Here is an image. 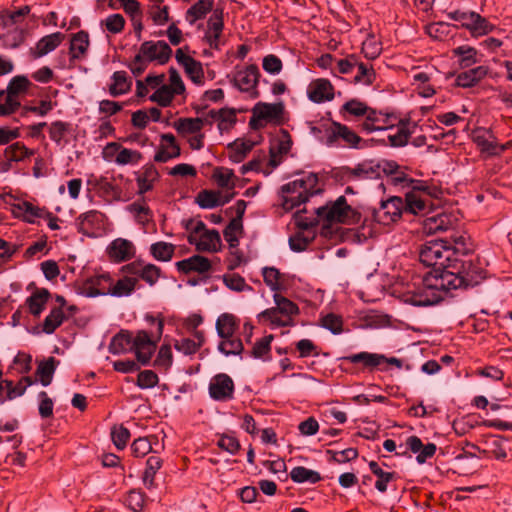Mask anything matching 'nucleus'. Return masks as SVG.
<instances>
[{"instance_id":"nucleus-40","label":"nucleus","mask_w":512,"mask_h":512,"mask_svg":"<svg viewBox=\"0 0 512 512\" xmlns=\"http://www.w3.org/2000/svg\"><path fill=\"white\" fill-rule=\"evenodd\" d=\"M454 225V219L447 214H437L424 220V230L426 233L434 234L447 231Z\"/></svg>"},{"instance_id":"nucleus-14","label":"nucleus","mask_w":512,"mask_h":512,"mask_svg":"<svg viewBox=\"0 0 512 512\" xmlns=\"http://www.w3.org/2000/svg\"><path fill=\"white\" fill-rule=\"evenodd\" d=\"M171 53L172 50L165 41H146L141 45L137 59L164 64L169 60Z\"/></svg>"},{"instance_id":"nucleus-35","label":"nucleus","mask_w":512,"mask_h":512,"mask_svg":"<svg viewBox=\"0 0 512 512\" xmlns=\"http://www.w3.org/2000/svg\"><path fill=\"white\" fill-rule=\"evenodd\" d=\"M137 283L138 278L135 275L124 273L116 281L112 279L111 296L118 298L130 296L134 292Z\"/></svg>"},{"instance_id":"nucleus-52","label":"nucleus","mask_w":512,"mask_h":512,"mask_svg":"<svg viewBox=\"0 0 512 512\" xmlns=\"http://www.w3.org/2000/svg\"><path fill=\"white\" fill-rule=\"evenodd\" d=\"M49 298V292L46 289L35 291L28 299L27 305L31 314L38 316L44 310Z\"/></svg>"},{"instance_id":"nucleus-57","label":"nucleus","mask_w":512,"mask_h":512,"mask_svg":"<svg viewBox=\"0 0 512 512\" xmlns=\"http://www.w3.org/2000/svg\"><path fill=\"white\" fill-rule=\"evenodd\" d=\"M56 370V360L49 357L47 360L41 361L37 367V376L43 386H48L53 378Z\"/></svg>"},{"instance_id":"nucleus-29","label":"nucleus","mask_w":512,"mask_h":512,"mask_svg":"<svg viewBox=\"0 0 512 512\" xmlns=\"http://www.w3.org/2000/svg\"><path fill=\"white\" fill-rule=\"evenodd\" d=\"M223 31L222 12L214 10L207 22V29L204 38L210 47L217 48Z\"/></svg>"},{"instance_id":"nucleus-39","label":"nucleus","mask_w":512,"mask_h":512,"mask_svg":"<svg viewBox=\"0 0 512 512\" xmlns=\"http://www.w3.org/2000/svg\"><path fill=\"white\" fill-rule=\"evenodd\" d=\"M453 55L457 57L461 68H469L481 61V54L472 46L462 45L453 49Z\"/></svg>"},{"instance_id":"nucleus-54","label":"nucleus","mask_w":512,"mask_h":512,"mask_svg":"<svg viewBox=\"0 0 512 512\" xmlns=\"http://www.w3.org/2000/svg\"><path fill=\"white\" fill-rule=\"evenodd\" d=\"M459 267L464 278H471L473 281H465L466 287L477 285L485 276L483 271L477 268L472 261L459 260Z\"/></svg>"},{"instance_id":"nucleus-62","label":"nucleus","mask_w":512,"mask_h":512,"mask_svg":"<svg viewBox=\"0 0 512 512\" xmlns=\"http://www.w3.org/2000/svg\"><path fill=\"white\" fill-rule=\"evenodd\" d=\"M127 210L133 215L135 220L140 224H145L151 219V213L149 207L144 201H137L130 204Z\"/></svg>"},{"instance_id":"nucleus-41","label":"nucleus","mask_w":512,"mask_h":512,"mask_svg":"<svg viewBox=\"0 0 512 512\" xmlns=\"http://www.w3.org/2000/svg\"><path fill=\"white\" fill-rule=\"evenodd\" d=\"M390 125L387 116L370 109L362 123V129L367 133H372L375 131H386Z\"/></svg>"},{"instance_id":"nucleus-1","label":"nucleus","mask_w":512,"mask_h":512,"mask_svg":"<svg viewBox=\"0 0 512 512\" xmlns=\"http://www.w3.org/2000/svg\"><path fill=\"white\" fill-rule=\"evenodd\" d=\"M464 277L459 267V260L455 259L441 269H433L424 277H418L413 282L396 288L395 293L404 303L413 306H430L442 299V291L466 287L465 281H473L471 278Z\"/></svg>"},{"instance_id":"nucleus-28","label":"nucleus","mask_w":512,"mask_h":512,"mask_svg":"<svg viewBox=\"0 0 512 512\" xmlns=\"http://www.w3.org/2000/svg\"><path fill=\"white\" fill-rule=\"evenodd\" d=\"M90 46L89 35L79 31L72 35L69 46V55L72 61H82L87 58Z\"/></svg>"},{"instance_id":"nucleus-13","label":"nucleus","mask_w":512,"mask_h":512,"mask_svg":"<svg viewBox=\"0 0 512 512\" xmlns=\"http://www.w3.org/2000/svg\"><path fill=\"white\" fill-rule=\"evenodd\" d=\"M449 18L461 22L473 35H484L490 31L486 19L476 12L456 10L449 13Z\"/></svg>"},{"instance_id":"nucleus-8","label":"nucleus","mask_w":512,"mask_h":512,"mask_svg":"<svg viewBox=\"0 0 512 512\" xmlns=\"http://www.w3.org/2000/svg\"><path fill=\"white\" fill-rule=\"evenodd\" d=\"M184 93L185 85L181 76L175 69H170L168 81L164 82L163 85H160V87H158V91H154L149 96V100L162 107H167L172 103L176 96L183 95Z\"/></svg>"},{"instance_id":"nucleus-56","label":"nucleus","mask_w":512,"mask_h":512,"mask_svg":"<svg viewBox=\"0 0 512 512\" xmlns=\"http://www.w3.org/2000/svg\"><path fill=\"white\" fill-rule=\"evenodd\" d=\"M243 224L240 218H233L224 230V238L228 242L230 248L239 245V238L242 234Z\"/></svg>"},{"instance_id":"nucleus-7","label":"nucleus","mask_w":512,"mask_h":512,"mask_svg":"<svg viewBox=\"0 0 512 512\" xmlns=\"http://www.w3.org/2000/svg\"><path fill=\"white\" fill-rule=\"evenodd\" d=\"M206 120L200 117L179 118L173 123L174 129L183 137L193 150L204 147V133L202 132Z\"/></svg>"},{"instance_id":"nucleus-38","label":"nucleus","mask_w":512,"mask_h":512,"mask_svg":"<svg viewBox=\"0 0 512 512\" xmlns=\"http://www.w3.org/2000/svg\"><path fill=\"white\" fill-rule=\"evenodd\" d=\"M215 327L220 338L233 337L239 327V320L231 313H222L218 316Z\"/></svg>"},{"instance_id":"nucleus-60","label":"nucleus","mask_w":512,"mask_h":512,"mask_svg":"<svg viewBox=\"0 0 512 512\" xmlns=\"http://www.w3.org/2000/svg\"><path fill=\"white\" fill-rule=\"evenodd\" d=\"M117 156V165L119 166L137 165L142 159L139 151L125 148L121 144Z\"/></svg>"},{"instance_id":"nucleus-55","label":"nucleus","mask_w":512,"mask_h":512,"mask_svg":"<svg viewBox=\"0 0 512 512\" xmlns=\"http://www.w3.org/2000/svg\"><path fill=\"white\" fill-rule=\"evenodd\" d=\"M354 81L363 85H371L376 80V73L370 64L357 62Z\"/></svg>"},{"instance_id":"nucleus-58","label":"nucleus","mask_w":512,"mask_h":512,"mask_svg":"<svg viewBox=\"0 0 512 512\" xmlns=\"http://www.w3.org/2000/svg\"><path fill=\"white\" fill-rule=\"evenodd\" d=\"M273 298L275 303L273 308L283 316L292 319V316L298 313L297 306L289 299L281 296L278 293H275Z\"/></svg>"},{"instance_id":"nucleus-12","label":"nucleus","mask_w":512,"mask_h":512,"mask_svg":"<svg viewBox=\"0 0 512 512\" xmlns=\"http://www.w3.org/2000/svg\"><path fill=\"white\" fill-rule=\"evenodd\" d=\"M404 201L400 197H391L382 201L378 209L373 213L374 220L379 224L388 226L396 222L404 211Z\"/></svg>"},{"instance_id":"nucleus-25","label":"nucleus","mask_w":512,"mask_h":512,"mask_svg":"<svg viewBox=\"0 0 512 512\" xmlns=\"http://www.w3.org/2000/svg\"><path fill=\"white\" fill-rule=\"evenodd\" d=\"M428 207L429 197L420 187H415L406 194L403 209L406 212L424 214L428 210Z\"/></svg>"},{"instance_id":"nucleus-23","label":"nucleus","mask_w":512,"mask_h":512,"mask_svg":"<svg viewBox=\"0 0 512 512\" xmlns=\"http://www.w3.org/2000/svg\"><path fill=\"white\" fill-rule=\"evenodd\" d=\"M181 149L176 142V138L173 134L167 133L161 135L159 150L154 156L156 162L165 163L171 159L179 157Z\"/></svg>"},{"instance_id":"nucleus-46","label":"nucleus","mask_w":512,"mask_h":512,"mask_svg":"<svg viewBox=\"0 0 512 512\" xmlns=\"http://www.w3.org/2000/svg\"><path fill=\"white\" fill-rule=\"evenodd\" d=\"M132 82L124 71H116L111 76V83L108 86L109 93L116 97L128 92Z\"/></svg>"},{"instance_id":"nucleus-45","label":"nucleus","mask_w":512,"mask_h":512,"mask_svg":"<svg viewBox=\"0 0 512 512\" xmlns=\"http://www.w3.org/2000/svg\"><path fill=\"white\" fill-rule=\"evenodd\" d=\"M203 342V333L201 331H195L194 339L181 338L175 341L174 347L178 352L184 355H192L198 351Z\"/></svg>"},{"instance_id":"nucleus-2","label":"nucleus","mask_w":512,"mask_h":512,"mask_svg":"<svg viewBox=\"0 0 512 512\" xmlns=\"http://www.w3.org/2000/svg\"><path fill=\"white\" fill-rule=\"evenodd\" d=\"M318 176L313 172H302L281 187L282 207L292 210L305 203L310 196L321 191L318 186Z\"/></svg>"},{"instance_id":"nucleus-64","label":"nucleus","mask_w":512,"mask_h":512,"mask_svg":"<svg viewBox=\"0 0 512 512\" xmlns=\"http://www.w3.org/2000/svg\"><path fill=\"white\" fill-rule=\"evenodd\" d=\"M225 286L235 292L250 290L251 287L246 284L243 277L236 273H229L223 276Z\"/></svg>"},{"instance_id":"nucleus-32","label":"nucleus","mask_w":512,"mask_h":512,"mask_svg":"<svg viewBox=\"0 0 512 512\" xmlns=\"http://www.w3.org/2000/svg\"><path fill=\"white\" fill-rule=\"evenodd\" d=\"M175 265L178 271L185 274L192 272L203 274L211 269L210 261L201 255H193L189 258L176 262Z\"/></svg>"},{"instance_id":"nucleus-15","label":"nucleus","mask_w":512,"mask_h":512,"mask_svg":"<svg viewBox=\"0 0 512 512\" xmlns=\"http://www.w3.org/2000/svg\"><path fill=\"white\" fill-rule=\"evenodd\" d=\"M30 12L29 6H23L16 11L6 13L2 16V22L6 28H8L11 34V41L6 40V43L11 47H18L24 40V31L19 29L17 24L21 18L26 16Z\"/></svg>"},{"instance_id":"nucleus-24","label":"nucleus","mask_w":512,"mask_h":512,"mask_svg":"<svg viewBox=\"0 0 512 512\" xmlns=\"http://www.w3.org/2000/svg\"><path fill=\"white\" fill-rule=\"evenodd\" d=\"M234 193L221 192L219 190H203L198 193L196 203L203 209H213L228 203Z\"/></svg>"},{"instance_id":"nucleus-19","label":"nucleus","mask_w":512,"mask_h":512,"mask_svg":"<svg viewBox=\"0 0 512 512\" xmlns=\"http://www.w3.org/2000/svg\"><path fill=\"white\" fill-rule=\"evenodd\" d=\"M156 349V342L145 331H138L133 335V346L138 362L146 365Z\"/></svg>"},{"instance_id":"nucleus-51","label":"nucleus","mask_w":512,"mask_h":512,"mask_svg":"<svg viewBox=\"0 0 512 512\" xmlns=\"http://www.w3.org/2000/svg\"><path fill=\"white\" fill-rule=\"evenodd\" d=\"M290 477L295 483H317L321 476L317 471L305 468L303 466L294 467L290 472Z\"/></svg>"},{"instance_id":"nucleus-61","label":"nucleus","mask_w":512,"mask_h":512,"mask_svg":"<svg viewBox=\"0 0 512 512\" xmlns=\"http://www.w3.org/2000/svg\"><path fill=\"white\" fill-rule=\"evenodd\" d=\"M63 320L64 313L62 312V309H52L44 320L43 331L46 334H52L63 323Z\"/></svg>"},{"instance_id":"nucleus-36","label":"nucleus","mask_w":512,"mask_h":512,"mask_svg":"<svg viewBox=\"0 0 512 512\" xmlns=\"http://www.w3.org/2000/svg\"><path fill=\"white\" fill-rule=\"evenodd\" d=\"M64 39L65 35L61 32H54L42 37L35 46V57H43L54 51Z\"/></svg>"},{"instance_id":"nucleus-33","label":"nucleus","mask_w":512,"mask_h":512,"mask_svg":"<svg viewBox=\"0 0 512 512\" xmlns=\"http://www.w3.org/2000/svg\"><path fill=\"white\" fill-rule=\"evenodd\" d=\"M488 71V67L484 65H479L477 67L468 69L456 76L455 84L462 88L473 87L483 78H485V76L488 74Z\"/></svg>"},{"instance_id":"nucleus-49","label":"nucleus","mask_w":512,"mask_h":512,"mask_svg":"<svg viewBox=\"0 0 512 512\" xmlns=\"http://www.w3.org/2000/svg\"><path fill=\"white\" fill-rule=\"evenodd\" d=\"M159 174L153 167H147L137 178L138 193L140 195L150 191L153 188L154 183L158 180Z\"/></svg>"},{"instance_id":"nucleus-10","label":"nucleus","mask_w":512,"mask_h":512,"mask_svg":"<svg viewBox=\"0 0 512 512\" xmlns=\"http://www.w3.org/2000/svg\"><path fill=\"white\" fill-rule=\"evenodd\" d=\"M258 79L259 69L255 65L238 68L232 75L233 86L252 99L259 96Z\"/></svg>"},{"instance_id":"nucleus-30","label":"nucleus","mask_w":512,"mask_h":512,"mask_svg":"<svg viewBox=\"0 0 512 512\" xmlns=\"http://www.w3.org/2000/svg\"><path fill=\"white\" fill-rule=\"evenodd\" d=\"M386 132V137L382 138L381 141L386 143L387 140L389 145L393 147H402L406 145L411 135L409 124L404 122H400L397 125L391 124Z\"/></svg>"},{"instance_id":"nucleus-31","label":"nucleus","mask_w":512,"mask_h":512,"mask_svg":"<svg viewBox=\"0 0 512 512\" xmlns=\"http://www.w3.org/2000/svg\"><path fill=\"white\" fill-rule=\"evenodd\" d=\"M382 165L376 160H364L351 169V176L356 179H377L382 174Z\"/></svg>"},{"instance_id":"nucleus-16","label":"nucleus","mask_w":512,"mask_h":512,"mask_svg":"<svg viewBox=\"0 0 512 512\" xmlns=\"http://www.w3.org/2000/svg\"><path fill=\"white\" fill-rule=\"evenodd\" d=\"M209 395L216 401H228L233 398L234 382L227 374H217L209 382Z\"/></svg>"},{"instance_id":"nucleus-21","label":"nucleus","mask_w":512,"mask_h":512,"mask_svg":"<svg viewBox=\"0 0 512 512\" xmlns=\"http://www.w3.org/2000/svg\"><path fill=\"white\" fill-rule=\"evenodd\" d=\"M135 253V245L130 240L124 238L113 240L107 247L109 258L116 263L130 260L134 257Z\"/></svg>"},{"instance_id":"nucleus-17","label":"nucleus","mask_w":512,"mask_h":512,"mask_svg":"<svg viewBox=\"0 0 512 512\" xmlns=\"http://www.w3.org/2000/svg\"><path fill=\"white\" fill-rule=\"evenodd\" d=\"M284 106L282 103H257L253 110V120L261 125L279 123L282 119Z\"/></svg>"},{"instance_id":"nucleus-3","label":"nucleus","mask_w":512,"mask_h":512,"mask_svg":"<svg viewBox=\"0 0 512 512\" xmlns=\"http://www.w3.org/2000/svg\"><path fill=\"white\" fill-rule=\"evenodd\" d=\"M302 210L295 215L296 222L303 228L322 223L323 226L334 222H347L353 217V209L347 204L344 196H340L335 202L315 209L316 216L310 219H303Z\"/></svg>"},{"instance_id":"nucleus-27","label":"nucleus","mask_w":512,"mask_h":512,"mask_svg":"<svg viewBox=\"0 0 512 512\" xmlns=\"http://www.w3.org/2000/svg\"><path fill=\"white\" fill-rule=\"evenodd\" d=\"M332 134L345 142L350 148L363 149L370 146L372 140L360 138L354 131L345 125L336 123L332 128Z\"/></svg>"},{"instance_id":"nucleus-4","label":"nucleus","mask_w":512,"mask_h":512,"mask_svg":"<svg viewBox=\"0 0 512 512\" xmlns=\"http://www.w3.org/2000/svg\"><path fill=\"white\" fill-rule=\"evenodd\" d=\"M188 241L198 251L216 253L222 247V240L219 232L215 229H208L202 221H190L187 224Z\"/></svg>"},{"instance_id":"nucleus-20","label":"nucleus","mask_w":512,"mask_h":512,"mask_svg":"<svg viewBox=\"0 0 512 512\" xmlns=\"http://www.w3.org/2000/svg\"><path fill=\"white\" fill-rule=\"evenodd\" d=\"M175 58L194 84L198 86L204 84V71L200 62L193 59L181 48L176 51Z\"/></svg>"},{"instance_id":"nucleus-5","label":"nucleus","mask_w":512,"mask_h":512,"mask_svg":"<svg viewBox=\"0 0 512 512\" xmlns=\"http://www.w3.org/2000/svg\"><path fill=\"white\" fill-rule=\"evenodd\" d=\"M291 146L292 140L290 135L287 132L282 131L274 138L270 147L268 164L271 168L264 169L262 161L252 160L241 167V173L246 174L249 171H258L263 172L266 175L270 174L271 171L281 163L283 155H286L290 151Z\"/></svg>"},{"instance_id":"nucleus-43","label":"nucleus","mask_w":512,"mask_h":512,"mask_svg":"<svg viewBox=\"0 0 512 512\" xmlns=\"http://www.w3.org/2000/svg\"><path fill=\"white\" fill-rule=\"evenodd\" d=\"M214 6V0H198L185 14V20L189 25H194L198 20L203 19Z\"/></svg>"},{"instance_id":"nucleus-6","label":"nucleus","mask_w":512,"mask_h":512,"mask_svg":"<svg viewBox=\"0 0 512 512\" xmlns=\"http://www.w3.org/2000/svg\"><path fill=\"white\" fill-rule=\"evenodd\" d=\"M420 261L426 266L441 269L456 258L455 249L444 240H432L426 242L419 253Z\"/></svg>"},{"instance_id":"nucleus-63","label":"nucleus","mask_w":512,"mask_h":512,"mask_svg":"<svg viewBox=\"0 0 512 512\" xmlns=\"http://www.w3.org/2000/svg\"><path fill=\"white\" fill-rule=\"evenodd\" d=\"M222 341L218 345V350L226 355H237L242 349L243 345L240 339L233 337L221 338Z\"/></svg>"},{"instance_id":"nucleus-37","label":"nucleus","mask_w":512,"mask_h":512,"mask_svg":"<svg viewBox=\"0 0 512 512\" xmlns=\"http://www.w3.org/2000/svg\"><path fill=\"white\" fill-rule=\"evenodd\" d=\"M213 181L221 188V192L234 193L236 176L233 171L226 167H217L213 170Z\"/></svg>"},{"instance_id":"nucleus-18","label":"nucleus","mask_w":512,"mask_h":512,"mask_svg":"<svg viewBox=\"0 0 512 512\" xmlns=\"http://www.w3.org/2000/svg\"><path fill=\"white\" fill-rule=\"evenodd\" d=\"M121 272L135 275L137 278H141L149 285H154L160 277V268L151 263L144 262H132L124 265L121 268Z\"/></svg>"},{"instance_id":"nucleus-50","label":"nucleus","mask_w":512,"mask_h":512,"mask_svg":"<svg viewBox=\"0 0 512 512\" xmlns=\"http://www.w3.org/2000/svg\"><path fill=\"white\" fill-rule=\"evenodd\" d=\"M351 363H363L367 367H376L382 365L386 356L383 354L361 352L347 357Z\"/></svg>"},{"instance_id":"nucleus-22","label":"nucleus","mask_w":512,"mask_h":512,"mask_svg":"<svg viewBox=\"0 0 512 512\" xmlns=\"http://www.w3.org/2000/svg\"><path fill=\"white\" fill-rule=\"evenodd\" d=\"M473 140L482 152L491 156L502 153L508 146V144L498 145L493 134L485 129L474 131Z\"/></svg>"},{"instance_id":"nucleus-9","label":"nucleus","mask_w":512,"mask_h":512,"mask_svg":"<svg viewBox=\"0 0 512 512\" xmlns=\"http://www.w3.org/2000/svg\"><path fill=\"white\" fill-rule=\"evenodd\" d=\"M112 279L110 273L102 272L77 282L75 290L78 295L85 297L111 296Z\"/></svg>"},{"instance_id":"nucleus-11","label":"nucleus","mask_w":512,"mask_h":512,"mask_svg":"<svg viewBox=\"0 0 512 512\" xmlns=\"http://www.w3.org/2000/svg\"><path fill=\"white\" fill-rule=\"evenodd\" d=\"M106 218L99 211L91 210L81 214L77 218V227L80 233L85 236L96 238L101 236L105 231Z\"/></svg>"},{"instance_id":"nucleus-34","label":"nucleus","mask_w":512,"mask_h":512,"mask_svg":"<svg viewBox=\"0 0 512 512\" xmlns=\"http://www.w3.org/2000/svg\"><path fill=\"white\" fill-rule=\"evenodd\" d=\"M406 444L413 453L417 454L416 461L419 464H424L428 459L432 458L437 449L434 443L424 445L421 439L416 436H410Z\"/></svg>"},{"instance_id":"nucleus-48","label":"nucleus","mask_w":512,"mask_h":512,"mask_svg":"<svg viewBox=\"0 0 512 512\" xmlns=\"http://www.w3.org/2000/svg\"><path fill=\"white\" fill-rule=\"evenodd\" d=\"M161 466L162 461L158 456H150L147 459L146 468L142 477V481L146 489L152 490L156 488L155 475Z\"/></svg>"},{"instance_id":"nucleus-53","label":"nucleus","mask_w":512,"mask_h":512,"mask_svg":"<svg viewBox=\"0 0 512 512\" xmlns=\"http://www.w3.org/2000/svg\"><path fill=\"white\" fill-rule=\"evenodd\" d=\"M175 252V245L159 241L153 243L150 246V253L154 257V259L162 262H168L172 259Z\"/></svg>"},{"instance_id":"nucleus-44","label":"nucleus","mask_w":512,"mask_h":512,"mask_svg":"<svg viewBox=\"0 0 512 512\" xmlns=\"http://www.w3.org/2000/svg\"><path fill=\"white\" fill-rule=\"evenodd\" d=\"M257 318L259 322L270 325L272 329L286 327L292 324V319L283 316L273 307L259 313Z\"/></svg>"},{"instance_id":"nucleus-59","label":"nucleus","mask_w":512,"mask_h":512,"mask_svg":"<svg viewBox=\"0 0 512 512\" xmlns=\"http://www.w3.org/2000/svg\"><path fill=\"white\" fill-rule=\"evenodd\" d=\"M370 470L374 475L377 476V480L375 482V487L380 492H385L387 490L388 482L393 478V473L384 471L378 463L371 461L369 463Z\"/></svg>"},{"instance_id":"nucleus-42","label":"nucleus","mask_w":512,"mask_h":512,"mask_svg":"<svg viewBox=\"0 0 512 512\" xmlns=\"http://www.w3.org/2000/svg\"><path fill=\"white\" fill-rule=\"evenodd\" d=\"M256 142L250 139H237L228 145L229 159L234 163H240L253 149Z\"/></svg>"},{"instance_id":"nucleus-26","label":"nucleus","mask_w":512,"mask_h":512,"mask_svg":"<svg viewBox=\"0 0 512 512\" xmlns=\"http://www.w3.org/2000/svg\"><path fill=\"white\" fill-rule=\"evenodd\" d=\"M307 96L315 103L330 101L334 97L333 86L327 79H316L308 85Z\"/></svg>"},{"instance_id":"nucleus-47","label":"nucleus","mask_w":512,"mask_h":512,"mask_svg":"<svg viewBox=\"0 0 512 512\" xmlns=\"http://www.w3.org/2000/svg\"><path fill=\"white\" fill-rule=\"evenodd\" d=\"M133 334L129 332H120L115 335L109 345L112 354H123L132 351Z\"/></svg>"}]
</instances>
